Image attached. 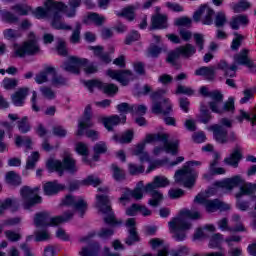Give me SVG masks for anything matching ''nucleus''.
Returning a JSON list of instances; mask_svg holds the SVG:
<instances>
[{"mask_svg": "<svg viewBox=\"0 0 256 256\" xmlns=\"http://www.w3.org/2000/svg\"><path fill=\"white\" fill-rule=\"evenodd\" d=\"M45 7L36 8L34 15L37 19H51V25L54 29H62L64 31H71L73 29L63 22V14H61V11L67 9V4L55 0H46Z\"/></svg>", "mask_w": 256, "mask_h": 256, "instance_id": "1", "label": "nucleus"}, {"mask_svg": "<svg viewBox=\"0 0 256 256\" xmlns=\"http://www.w3.org/2000/svg\"><path fill=\"white\" fill-rule=\"evenodd\" d=\"M189 219H201V213L199 211L182 210L178 217L173 218L168 223L170 233H174L176 241H185L187 237L185 231H189L192 227Z\"/></svg>", "mask_w": 256, "mask_h": 256, "instance_id": "2", "label": "nucleus"}, {"mask_svg": "<svg viewBox=\"0 0 256 256\" xmlns=\"http://www.w3.org/2000/svg\"><path fill=\"white\" fill-rule=\"evenodd\" d=\"M155 141H160L161 143H163L166 153H171V155H177V147H179V141L169 142V135L165 133L146 135L145 140L136 145L133 149V155L139 157L145 152V145H147V143H155Z\"/></svg>", "mask_w": 256, "mask_h": 256, "instance_id": "3", "label": "nucleus"}, {"mask_svg": "<svg viewBox=\"0 0 256 256\" xmlns=\"http://www.w3.org/2000/svg\"><path fill=\"white\" fill-rule=\"evenodd\" d=\"M243 184L240 187V191L236 193V199H241L243 195H253L256 191V184L244 183L243 178L241 176L236 175L232 178H227L223 181H217L214 183L216 187H221L222 189H227V191H231L235 189V187Z\"/></svg>", "mask_w": 256, "mask_h": 256, "instance_id": "4", "label": "nucleus"}, {"mask_svg": "<svg viewBox=\"0 0 256 256\" xmlns=\"http://www.w3.org/2000/svg\"><path fill=\"white\" fill-rule=\"evenodd\" d=\"M47 169L49 171H57V173L62 177L63 171H68V173H77V161L73 159V156L69 153H65L63 157V161L61 162L60 160H53L50 159L46 163Z\"/></svg>", "mask_w": 256, "mask_h": 256, "instance_id": "5", "label": "nucleus"}, {"mask_svg": "<svg viewBox=\"0 0 256 256\" xmlns=\"http://www.w3.org/2000/svg\"><path fill=\"white\" fill-rule=\"evenodd\" d=\"M169 185V180L164 176H156L151 183L145 186V192L150 193L152 199L149 200V205L151 207H159V203L163 201V194L157 189L161 187H167Z\"/></svg>", "mask_w": 256, "mask_h": 256, "instance_id": "6", "label": "nucleus"}, {"mask_svg": "<svg viewBox=\"0 0 256 256\" xmlns=\"http://www.w3.org/2000/svg\"><path fill=\"white\" fill-rule=\"evenodd\" d=\"M73 219V212H65L61 216L51 217L48 212H40L35 215L34 225L36 227H49L51 225H61Z\"/></svg>", "mask_w": 256, "mask_h": 256, "instance_id": "7", "label": "nucleus"}, {"mask_svg": "<svg viewBox=\"0 0 256 256\" xmlns=\"http://www.w3.org/2000/svg\"><path fill=\"white\" fill-rule=\"evenodd\" d=\"M209 97L212 101H210L208 105L212 113L222 115V113H227V111H235V100L233 98H229L222 108L219 107V105L223 103V93H221V91L213 90Z\"/></svg>", "mask_w": 256, "mask_h": 256, "instance_id": "8", "label": "nucleus"}, {"mask_svg": "<svg viewBox=\"0 0 256 256\" xmlns=\"http://www.w3.org/2000/svg\"><path fill=\"white\" fill-rule=\"evenodd\" d=\"M167 93L166 90L160 89L150 95L152 99V113L155 115L163 114L169 115L171 111H173V106L169 103V99L164 98Z\"/></svg>", "mask_w": 256, "mask_h": 256, "instance_id": "9", "label": "nucleus"}, {"mask_svg": "<svg viewBox=\"0 0 256 256\" xmlns=\"http://www.w3.org/2000/svg\"><path fill=\"white\" fill-rule=\"evenodd\" d=\"M96 207L100 213L106 215V217H104L105 223L108 225H117V218H115V214L111 208V200H109V196L96 195Z\"/></svg>", "mask_w": 256, "mask_h": 256, "instance_id": "10", "label": "nucleus"}, {"mask_svg": "<svg viewBox=\"0 0 256 256\" xmlns=\"http://www.w3.org/2000/svg\"><path fill=\"white\" fill-rule=\"evenodd\" d=\"M175 183L178 185H183L187 189H192L195 186V179H197V172L193 170L192 167L186 166V164L182 167V169L176 171L174 175Z\"/></svg>", "mask_w": 256, "mask_h": 256, "instance_id": "11", "label": "nucleus"}, {"mask_svg": "<svg viewBox=\"0 0 256 256\" xmlns=\"http://www.w3.org/2000/svg\"><path fill=\"white\" fill-rule=\"evenodd\" d=\"M14 53L16 57H25L26 55H37L39 53V45L37 44V37L35 33L30 32L28 35V41L23 45H15Z\"/></svg>", "mask_w": 256, "mask_h": 256, "instance_id": "12", "label": "nucleus"}, {"mask_svg": "<svg viewBox=\"0 0 256 256\" xmlns=\"http://www.w3.org/2000/svg\"><path fill=\"white\" fill-rule=\"evenodd\" d=\"M24 209H31L35 205H39L43 201L41 196L37 194V188L32 189L29 186H23L20 190Z\"/></svg>", "mask_w": 256, "mask_h": 256, "instance_id": "13", "label": "nucleus"}, {"mask_svg": "<svg viewBox=\"0 0 256 256\" xmlns=\"http://www.w3.org/2000/svg\"><path fill=\"white\" fill-rule=\"evenodd\" d=\"M194 203L203 205L207 213H215V211H219V209H229V206H224L223 202L219 201V199L210 200L209 195L198 194L194 199Z\"/></svg>", "mask_w": 256, "mask_h": 256, "instance_id": "14", "label": "nucleus"}, {"mask_svg": "<svg viewBox=\"0 0 256 256\" xmlns=\"http://www.w3.org/2000/svg\"><path fill=\"white\" fill-rule=\"evenodd\" d=\"M93 108L91 104L85 107L83 116L78 120V130L76 132L77 137H83L85 135V129H91L93 127Z\"/></svg>", "mask_w": 256, "mask_h": 256, "instance_id": "15", "label": "nucleus"}, {"mask_svg": "<svg viewBox=\"0 0 256 256\" xmlns=\"http://www.w3.org/2000/svg\"><path fill=\"white\" fill-rule=\"evenodd\" d=\"M85 87L90 91V93H93L94 89H99L100 91H103L106 95H115L117 91H119V88L115 84H107L103 83L100 80H88L84 81Z\"/></svg>", "mask_w": 256, "mask_h": 256, "instance_id": "16", "label": "nucleus"}, {"mask_svg": "<svg viewBox=\"0 0 256 256\" xmlns=\"http://www.w3.org/2000/svg\"><path fill=\"white\" fill-rule=\"evenodd\" d=\"M107 75L111 79L118 81L123 87H127L131 81L135 80V74L131 70H107Z\"/></svg>", "mask_w": 256, "mask_h": 256, "instance_id": "17", "label": "nucleus"}, {"mask_svg": "<svg viewBox=\"0 0 256 256\" xmlns=\"http://www.w3.org/2000/svg\"><path fill=\"white\" fill-rule=\"evenodd\" d=\"M62 205H66L67 207H73V209L77 211L80 217H83V215H85V213L87 212V202L81 197L67 195L62 200Z\"/></svg>", "mask_w": 256, "mask_h": 256, "instance_id": "18", "label": "nucleus"}, {"mask_svg": "<svg viewBox=\"0 0 256 256\" xmlns=\"http://www.w3.org/2000/svg\"><path fill=\"white\" fill-rule=\"evenodd\" d=\"M88 60L85 58H79L76 56L68 57V60L62 64V69L68 71V73H74V75H79L81 73V68Z\"/></svg>", "mask_w": 256, "mask_h": 256, "instance_id": "19", "label": "nucleus"}, {"mask_svg": "<svg viewBox=\"0 0 256 256\" xmlns=\"http://www.w3.org/2000/svg\"><path fill=\"white\" fill-rule=\"evenodd\" d=\"M202 18L203 25H212L213 24V15H215V11L208 7L207 5H201L197 11L193 14V19L196 23H199Z\"/></svg>", "mask_w": 256, "mask_h": 256, "instance_id": "20", "label": "nucleus"}, {"mask_svg": "<svg viewBox=\"0 0 256 256\" xmlns=\"http://www.w3.org/2000/svg\"><path fill=\"white\" fill-rule=\"evenodd\" d=\"M234 65H244L248 69H256V64L249 58V49H242L238 54L234 55Z\"/></svg>", "mask_w": 256, "mask_h": 256, "instance_id": "21", "label": "nucleus"}, {"mask_svg": "<svg viewBox=\"0 0 256 256\" xmlns=\"http://www.w3.org/2000/svg\"><path fill=\"white\" fill-rule=\"evenodd\" d=\"M137 222H135V218H129L126 221V227L128 229L129 235L125 240L126 245H134V243H139L140 238L139 234H137Z\"/></svg>", "mask_w": 256, "mask_h": 256, "instance_id": "22", "label": "nucleus"}, {"mask_svg": "<svg viewBox=\"0 0 256 256\" xmlns=\"http://www.w3.org/2000/svg\"><path fill=\"white\" fill-rule=\"evenodd\" d=\"M241 159H243V150L241 149V146H235L232 153L224 159V163L225 165H229L230 167L237 169Z\"/></svg>", "mask_w": 256, "mask_h": 256, "instance_id": "23", "label": "nucleus"}, {"mask_svg": "<svg viewBox=\"0 0 256 256\" xmlns=\"http://www.w3.org/2000/svg\"><path fill=\"white\" fill-rule=\"evenodd\" d=\"M209 131L213 132L214 139L217 141V143H221L222 145H225V143H229V138H227L228 131L225 129V127L215 124L210 126Z\"/></svg>", "mask_w": 256, "mask_h": 256, "instance_id": "24", "label": "nucleus"}, {"mask_svg": "<svg viewBox=\"0 0 256 256\" xmlns=\"http://www.w3.org/2000/svg\"><path fill=\"white\" fill-rule=\"evenodd\" d=\"M10 121H17V128L20 133H29L31 131V123H29V117L24 116L19 120V115L8 114Z\"/></svg>", "mask_w": 256, "mask_h": 256, "instance_id": "25", "label": "nucleus"}, {"mask_svg": "<svg viewBox=\"0 0 256 256\" xmlns=\"http://www.w3.org/2000/svg\"><path fill=\"white\" fill-rule=\"evenodd\" d=\"M126 121L127 116L125 115H122V117H119V115H113L102 119V123L107 131H113V127L119 125V123H125Z\"/></svg>", "mask_w": 256, "mask_h": 256, "instance_id": "26", "label": "nucleus"}, {"mask_svg": "<svg viewBox=\"0 0 256 256\" xmlns=\"http://www.w3.org/2000/svg\"><path fill=\"white\" fill-rule=\"evenodd\" d=\"M169 24H167V15L155 14L151 17L150 31L155 29H167Z\"/></svg>", "mask_w": 256, "mask_h": 256, "instance_id": "27", "label": "nucleus"}, {"mask_svg": "<svg viewBox=\"0 0 256 256\" xmlns=\"http://www.w3.org/2000/svg\"><path fill=\"white\" fill-rule=\"evenodd\" d=\"M106 19L105 16L90 12L87 17L84 18L83 23H85V25H91V23H93L96 27H101L105 24Z\"/></svg>", "mask_w": 256, "mask_h": 256, "instance_id": "28", "label": "nucleus"}, {"mask_svg": "<svg viewBox=\"0 0 256 256\" xmlns=\"http://www.w3.org/2000/svg\"><path fill=\"white\" fill-rule=\"evenodd\" d=\"M27 95H29V88L24 87V88L18 89L12 95V103H14L16 107H21V105H23L25 99L27 98Z\"/></svg>", "mask_w": 256, "mask_h": 256, "instance_id": "29", "label": "nucleus"}, {"mask_svg": "<svg viewBox=\"0 0 256 256\" xmlns=\"http://www.w3.org/2000/svg\"><path fill=\"white\" fill-rule=\"evenodd\" d=\"M195 75L204 77L207 81H213L215 79V67L202 66L195 71Z\"/></svg>", "mask_w": 256, "mask_h": 256, "instance_id": "30", "label": "nucleus"}, {"mask_svg": "<svg viewBox=\"0 0 256 256\" xmlns=\"http://www.w3.org/2000/svg\"><path fill=\"white\" fill-rule=\"evenodd\" d=\"M101 251V245L97 242L90 244L89 246L82 247L79 252L80 256H98Z\"/></svg>", "mask_w": 256, "mask_h": 256, "instance_id": "31", "label": "nucleus"}, {"mask_svg": "<svg viewBox=\"0 0 256 256\" xmlns=\"http://www.w3.org/2000/svg\"><path fill=\"white\" fill-rule=\"evenodd\" d=\"M220 159H221V154H219V152H215L214 153V159L210 163V166H209V171L213 175H225V173H226L225 168H223V167H218L217 168V165H219Z\"/></svg>", "mask_w": 256, "mask_h": 256, "instance_id": "32", "label": "nucleus"}, {"mask_svg": "<svg viewBox=\"0 0 256 256\" xmlns=\"http://www.w3.org/2000/svg\"><path fill=\"white\" fill-rule=\"evenodd\" d=\"M68 5H66L64 10H60V13H65L66 17L69 18L75 17L77 15V8L81 7V0H69Z\"/></svg>", "mask_w": 256, "mask_h": 256, "instance_id": "33", "label": "nucleus"}, {"mask_svg": "<svg viewBox=\"0 0 256 256\" xmlns=\"http://www.w3.org/2000/svg\"><path fill=\"white\" fill-rule=\"evenodd\" d=\"M231 29L234 31H238L239 25H249V17L247 15H237L232 17L230 23H229Z\"/></svg>", "mask_w": 256, "mask_h": 256, "instance_id": "34", "label": "nucleus"}, {"mask_svg": "<svg viewBox=\"0 0 256 256\" xmlns=\"http://www.w3.org/2000/svg\"><path fill=\"white\" fill-rule=\"evenodd\" d=\"M7 209H12V211H17L19 209V202L15 199L7 198L0 204L1 215L7 211Z\"/></svg>", "mask_w": 256, "mask_h": 256, "instance_id": "35", "label": "nucleus"}, {"mask_svg": "<svg viewBox=\"0 0 256 256\" xmlns=\"http://www.w3.org/2000/svg\"><path fill=\"white\" fill-rule=\"evenodd\" d=\"M1 17L4 23H9L10 25H17L19 23V16L11 11L2 10Z\"/></svg>", "mask_w": 256, "mask_h": 256, "instance_id": "36", "label": "nucleus"}, {"mask_svg": "<svg viewBox=\"0 0 256 256\" xmlns=\"http://www.w3.org/2000/svg\"><path fill=\"white\" fill-rule=\"evenodd\" d=\"M51 73H54V68L46 67L44 71H41L40 73L36 74V83H38V85H43V83H47V81H49L48 76L51 75Z\"/></svg>", "mask_w": 256, "mask_h": 256, "instance_id": "37", "label": "nucleus"}, {"mask_svg": "<svg viewBox=\"0 0 256 256\" xmlns=\"http://www.w3.org/2000/svg\"><path fill=\"white\" fill-rule=\"evenodd\" d=\"M63 189L61 184H57V182H47L44 185V193L45 195H56Z\"/></svg>", "mask_w": 256, "mask_h": 256, "instance_id": "38", "label": "nucleus"}, {"mask_svg": "<svg viewBox=\"0 0 256 256\" xmlns=\"http://www.w3.org/2000/svg\"><path fill=\"white\" fill-rule=\"evenodd\" d=\"M113 139L116 141V143H131V141H133V130H127L121 136L116 134L113 136Z\"/></svg>", "mask_w": 256, "mask_h": 256, "instance_id": "39", "label": "nucleus"}, {"mask_svg": "<svg viewBox=\"0 0 256 256\" xmlns=\"http://www.w3.org/2000/svg\"><path fill=\"white\" fill-rule=\"evenodd\" d=\"M94 161H99V155H103V153H107V144L105 142H98L93 147Z\"/></svg>", "mask_w": 256, "mask_h": 256, "instance_id": "40", "label": "nucleus"}, {"mask_svg": "<svg viewBox=\"0 0 256 256\" xmlns=\"http://www.w3.org/2000/svg\"><path fill=\"white\" fill-rule=\"evenodd\" d=\"M180 54L183 55L186 59L193 57L197 53V49L192 44H186L185 46L178 47Z\"/></svg>", "mask_w": 256, "mask_h": 256, "instance_id": "41", "label": "nucleus"}, {"mask_svg": "<svg viewBox=\"0 0 256 256\" xmlns=\"http://www.w3.org/2000/svg\"><path fill=\"white\" fill-rule=\"evenodd\" d=\"M11 10L17 13L20 16L29 15L31 7L27 4H15L11 7Z\"/></svg>", "mask_w": 256, "mask_h": 256, "instance_id": "42", "label": "nucleus"}, {"mask_svg": "<svg viewBox=\"0 0 256 256\" xmlns=\"http://www.w3.org/2000/svg\"><path fill=\"white\" fill-rule=\"evenodd\" d=\"M118 17H125L128 21H133L135 19V7L128 6L124 8L121 12L117 13Z\"/></svg>", "mask_w": 256, "mask_h": 256, "instance_id": "43", "label": "nucleus"}, {"mask_svg": "<svg viewBox=\"0 0 256 256\" xmlns=\"http://www.w3.org/2000/svg\"><path fill=\"white\" fill-rule=\"evenodd\" d=\"M163 52V47L157 46L155 44H150V46L147 49V57H152L154 59H157L159 55Z\"/></svg>", "mask_w": 256, "mask_h": 256, "instance_id": "44", "label": "nucleus"}, {"mask_svg": "<svg viewBox=\"0 0 256 256\" xmlns=\"http://www.w3.org/2000/svg\"><path fill=\"white\" fill-rule=\"evenodd\" d=\"M81 27V23L77 22L75 29L70 36V43H72L73 45H76V43H79L81 41Z\"/></svg>", "mask_w": 256, "mask_h": 256, "instance_id": "45", "label": "nucleus"}, {"mask_svg": "<svg viewBox=\"0 0 256 256\" xmlns=\"http://www.w3.org/2000/svg\"><path fill=\"white\" fill-rule=\"evenodd\" d=\"M6 181L9 185L19 186L21 185V177L15 173V171H10L6 174Z\"/></svg>", "mask_w": 256, "mask_h": 256, "instance_id": "46", "label": "nucleus"}, {"mask_svg": "<svg viewBox=\"0 0 256 256\" xmlns=\"http://www.w3.org/2000/svg\"><path fill=\"white\" fill-rule=\"evenodd\" d=\"M179 57H181V50H179V48H176L168 53L166 61L171 65H177V60L179 59Z\"/></svg>", "mask_w": 256, "mask_h": 256, "instance_id": "47", "label": "nucleus"}, {"mask_svg": "<svg viewBox=\"0 0 256 256\" xmlns=\"http://www.w3.org/2000/svg\"><path fill=\"white\" fill-rule=\"evenodd\" d=\"M15 143L17 147H21V145H25L26 149H31V145L33 142L31 141V137L29 136L22 137L17 135L15 139Z\"/></svg>", "mask_w": 256, "mask_h": 256, "instance_id": "48", "label": "nucleus"}, {"mask_svg": "<svg viewBox=\"0 0 256 256\" xmlns=\"http://www.w3.org/2000/svg\"><path fill=\"white\" fill-rule=\"evenodd\" d=\"M50 75L52 76V85H55V87L59 85H67V79L61 75H57L55 68L54 72H50Z\"/></svg>", "mask_w": 256, "mask_h": 256, "instance_id": "49", "label": "nucleus"}, {"mask_svg": "<svg viewBox=\"0 0 256 256\" xmlns=\"http://www.w3.org/2000/svg\"><path fill=\"white\" fill-rule=\"evenodd\" d=\"M113 178L115 181H125V171L116 164H112Z\"/></svg>", "mask_w": 256, "mask_h": 256, "instance_id": "50", "label": "nucleus"}, {"mask_svg": "<svg viewBox=\"0 0 256 256\" xmlns=\"http://www.w3.org/2000/svg\"><path fill=\"white\" fill-rule=\"evenodd\" d=\"M215 27H225V25L227 24V15H225V12H217V14L215 15Z\"/></svg>", "mask_w": 256, "mask_h": 256, "instance_id": "51", "label": "nucleus"}, {"mask_svg": "<svg viewBox=\"0 0 256 256\" xmlns=\"http://www.w3.org/2000/svg\"><path fill=\"white\" fill-rule=\"evenodd\" d=\"M2 85L4 89H7V91H11L15 89L17 85H19V80H17L16 78H4V80L2 81Z\"/></svg>", "mask_w": 256, "mask_h": 256, "instance_id": "52", "label": "nucleus"}, {"mask_svg": "<svg viewBox=\"0 0 256 256\" xmlns=\"http://www.w3.org/2000/svg\"><path fill=\"white\" fill-rule=\"evenodd\" d=\"M251 8V3H249L247 0H241L237 4H235L232 9L234 13H241V11H247V9Z\"/></svg>", "mask_w": 256, "mask_h": 256, "instance_id": "53", "label": "nucleus"}, {"mask_svg": "<svg viewBox=\"0 0 256 256\" xmlns=\"http://www.w3.org/2000/svg\"><path fill=\"white\" fill-rule=\"evenodd\" d=\"M199 121L200 123H204V125H207V123L211 121V113L207 108H205V106H201L200 108Z\"/></svg>", "mask_w": 256, "mask_h": 256, "instance_id": "54", "label": "nucleus"}, {"mask_svg": "<svg viewBox=\"0 0 256 256\" xmlns=\"http://www.w3.org/2000/svg\"><path fill=\"white\" fill-rule=\"evenodd\" d=\"M40 92L45 99L53 100L56 97L55 90L51 89L49 86L40 87Z\"/></svg>", "mask_w": 256, "mask_h": 256, "instance_id": "55", "label": "nucleus"}, {"mask_svg": "<svg viewBox=\"0 0 256 256\" xmlns=\"http://www.w3.org/2000/svg\"><path fill=\"white\" fill-rule=\"evenodd\" d=\"M37 161H39V152H33L31 156L28 157L26 162V169H35V165H37Z\"/></svg>", "mask_w": 256, "mask_h": 256, "instance_id": "56", "label": "nucleus"}, {"mask_svg": "<svg viewBox=\"0 0 256 256\" xmlns=\"http://www.w3.org/2000/svg\"><path fill=\"white\" fill-rule=\"evenodd\" d=\"M131 198H133L132 190L129 188H126L123 192L122 196L119 198V203L125 207L129 201H131Z\"/></svg>", "mask_w": 256, "mask_h": 256, "instance_id": "57", "label": "nucleus"}, {"mask_svg": "<svg viewBox=\"0 0 256 256\" xmlns=\"http://www.w3.org/2000/svg\"><path fill=\"white\" fill-rule=\"evenodd\" d=\"M3 35L5 39H8L9 41L13 39H19V37H21V33H19L18 30L11 28L4 30Z\"/></svg>", "mask_w": 256, "mask_h": 256, "instance_id": "58", "label": "nucleus"}, {"mask_svg": "<svg viewBox=\"0 0 256 256\" xmlns=\"http://www.w3.org/2000/svg\"><path fill=\"white\" fill-rule=\"evenodd\" d=\"M176 95H195V90H193L191 87H187L184 85H178L176 89Z\"/></svg>", "mask_w": 256, "mask_h": 256, "instance_id": "59", "label": "nucleus"}, {"mask_svg": "<svg viewBox=\"0 0 256 256\" xmlns=\"http://www.w3.org/2000/svg\"><path fill=\"white\" fill-rule=\"evenodd\" d=\"M83 185H92L93 187H98L102 181L100 180L99 177L95 175H90L86 179L82 181Z\"/></svg>", "mask_w": 256, "mask_h": 256, "instance_id": "60", "label": "nucleus"}, {"mask_svg": "<svg viewBox=\"0 0 256 256\" xmlns=\"http://www.w3.org/2000/svg\"><path fill=\"white\" fill-rule=\"evenodd\" d=\"M128 171L130 175H140V173L145 172V166H137L136 164L130 163L128 164Z\"/></svg>", "mask_w": 256, "mask_h": 256, "instance_id": "61", "label": "nucleus"}, {"mask_svg": "<svg viewBox=\"0 0 256 256\" xmlns=\"http://www.w3.org/2000/svg\"><path fill=\"white\" fill-rule=\"evenodd\" d=\"M221 243H223V235H221L220 233H216L210 238L209 246L215 248L219 247Z\"/></svg>", "mask_w": 256, "mask_h": 256, "instance_id": "62", "label": "nucleus"}, {"mask_svg": "<svg viewBox=\"0 0 256 256\" xmlns=\"http://www.w3.org/2000/svg\"><path fill=\"white\" fill-rule=\"evenodd\" d=\"M56 50L58 55H61L62 57H67V43H65L64 40H58Z\"/></svg>", "mask_w": 256, "mask_h": 256, "instance_id": "63", "label": "nucleus"}, {"mask_svg": "<svg viewBox=\"0 0 256 256\" xmlns=\"http://www.w3.org/2000/svg\"><path fill=\"white\" fill-rule=\"evenodd\" d=\"M194 42L196 47H198L199 51H203L205 47V37L203 36V34L195 33Z\"/></svg>", "mask_w": 256, "mask_h": 256, "instance_id": "64", "label": "nucleus"}]
</instances>
